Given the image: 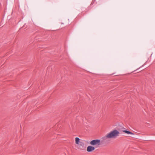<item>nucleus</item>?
Wrapping results in <instances>:
<instances>
[{"mask_svg": "<svg viewBox=\"0 0 155 155\" xmlns=\"http://www.w3.org/2000/svg\"><path fill=\"white\" fill-rule=\"evenodd\" d=\"M95 149V148L92 146H89L87 147V151L88 152H91L94 150Z\"/></svg>", "mask_w": 155, "mask_h": 155, "instance_id": "7ed1b4c3", "label": "nucleus"}, {"mask_svg": "<svg viewBox=\"0 0 155 155\" xmlns=\"http://www.w3.org/2000/svg\"><path fill=\"white\" fill-rule=\"evenodd\" d=\"M79 144L80 146L84 147V143L82 142H80L79 143Z\"/></svg>", "mask_w": 155, "mask_h": 155, "instance_id": "423d86ee", "label": "nucleus"}, {"mask_svg": "<svg viewBox=\"0 0 155 155\" xmlns=\"http://www.w3.org/2000/svg\"><path fill=\"white\" fill-rule=\"evenodd\" d=\"M119 134L120 133L118 131L114 130L107 134L103 138L104 139L107 138H116L119 136Z\"/></svg>", "mask_w": 155, "mask_h": 155, "instance_id": "f257e3e1", "label": "nucleus"}, {"mask_svg": "<svg viewBox=\"0 0 155 155\" xmlns=\"http://www.w3.org/2000/svg\"><path fill=\"white\" fill-rule=\"evenodd\" d=\"M123 132H124L125 133H126L127 134H131V135H134V133H133L127 130H124L123 131Z\"/></svg>", "mask_w": 155, "mask_h": 155, "instance_id": "20e7f679", "label": "nucleus"}, {"mask_svg": "<svg viewBox=\"0 0 155 155\" xmlns=\"http://www.w3.org/2000/svg\"><path fill=\"white\" fill-rule=\"evenodd\" d=\"M101 140L99 139L93 140L90 142V143L92 146H98L100 145Z\"/></svg>", "mask_w": 155, "mask_h": 155, "instance_id": "f03ea898", "label": "nucleus"}, {"mask_svg": "<svg viewBox=\"0 0 155 155\" xmlns=\"http://www.w3.org/2000/svg\"><path fill=\"white\" fill-rule=\"evenodd\" d=\"M75 143L76 144H79L80 142V139L78 137H76L75 139Z\"/></svg>", "mask_w": 155, "mask_h": 155, "instance_id": "39448f33", "label": "nucleus"}]
</instances>
